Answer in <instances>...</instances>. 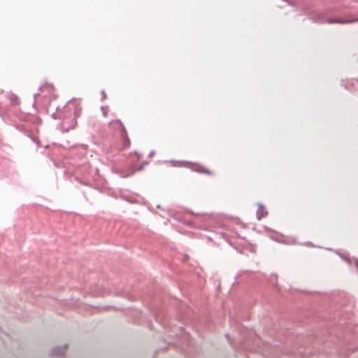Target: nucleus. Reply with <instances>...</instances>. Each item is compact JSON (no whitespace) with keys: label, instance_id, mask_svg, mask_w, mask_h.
I'll return each mask as SVG.
<instances>
[{"label":"nucleus","instance_id":"obj_1","mask_svg":"<svg viewBox=\"0 0 358 358\" xmlns=\"http://www.w3.org/2000/svg\"><path fill=\"white\" fill-rule=\"evenodd\" d=\"M73 99L69 101L66 106L59 110L57 108V111L52 115V118L62 120V127L66 131L75 128L77 122L76 118L80 115L81 108L78 105H75Z\"/></svg>","mask_w":358,"mask_h":358},{"label":"nucleus","instance_id":"obj_2","mask_svg":"<svg viewBox=\"0 0 358 358\" xmlns=\"http://www.w3.org/2000/svg\"><path fill=\"white\" fill-rule=\"evenodd\" d=\"M313 20L315 22L324 24H332V23H340V24H346L351 22H358V17L351 19V20H340V19H334L331 20L329 18H327L322 13H317L313 17Z\"/></svg>","mask_w":358,"mask_h":358},{"label":"nucleus","instance_id":"obj_3","mask_svg":"<svg viewBox=\"0 0 358 358\" xmlns=\"http://www.w3.org/2000/svg\"><path fill=\"white\" fill-rule=\"evenodd\" d=\"M178 163L180 164H183L187 167L191 166L192 170L194 171H196V172H199L201 173L210 174V172L208 169H206L205 167H203V166H201L200 164H190V162H187V161L178 162Z\"/></svg>","mask_w":358,"mask_h":358},{"label":"nucleus","instance_id":"obj_4","mask_svg":"<svg viewBox=\"0 0 358 358\" xmlns=\"http://www.w3.org/2000/svg\"><path fill=\"white\" fill-rule=\"evenodd\" d=\"M115 122H117L120 126V127H121V136H122V138L123 139L124 145L125 147L129 145L130 144V141H129V136L127 135V131H126V129H125L124 126L123 125V124L121 122V120H119V119L115 120Z\"/></svg>","mask_w":358,"mask_h":358},{"label":"nucleus","instance_id":"obj_5","mask_svg":"<svg viewBox=\"0 0 358 358\" xmlns=\"http://www.w3.org/2000/svg\"><path fill=\"white\" fill-rule=\"evenodd\" d=\"M67 347L66 344L62 346H55L51 350L50 354L52 357H61L64 354Z\"/></svg>","mask_w":358,"mask_h":358},{"label":"nucleus","instance_id":"obj_6","mask_svg":"<svg viewBox=\"0 0 358 358\" xmlns=\"http://www.w3.org/2000/svg\"><path fill=\"white\" fill-rule=\"evenodd\" d=\"M148 162H143V163L141 164L140 166H138L135 171H131L130 173H127V174H124L122 172H120V175L122 178H127V177H129V176H131L132 175L134 174L135 171H141L142 170L144 169V166L145 164H147Z\"/></svg>","mask_w":358,"mask_h":358},{"label":"nucleus","instance_id":"obj_7","mask_svg":"<svg viewBox=\"0 0 358 358\" xmlns=\"http://www.w3.org/2000/svg\"><path fill=\"white\" fill-rule=\"evenodd\" d=\"M7 98L10 101V103L12 106H16L19 104L18 97L16 94L13 93H8L7 94Z\"/></svg>","mask_w":358,"mask_h":358},{"label":"nucleus","instance_id":"obj_8","mask_svg":"<svg viewBox=\"0 0 358 358\" xmlns=\"http://www.w3.org/2000/svg\"><path fill=\"white\" fill-rule=\"evenodd\" d=\"M267 214V212L264 210V208L262 204H259V208L257 210V218L260 220L263 217H264Z\"/></svg>","mask_w":358,"mask_h":358},{"label":"nucleus","instance_id":"obj_9","mask_svg":"<svg viewBox=\"0 0 358 358\" xmlns=\"http://www.w3.org/2000/svg\"><path fill=\"white\" fill-rule=\"evenodd\" d=\"M29 136L34 143H36L38 145V146H40V142L38 140H36V138L32 136L29 135Z\"/></svg>","mask_w":358,"mask_h":358},{"label":"nucleus","instance_id":"obj_10","mask_svg":"<svg viewBox=\"0 0 358 358\" xmlns=\"http://www.w3.org/2000/svg\"><path fill=\"white\" fill-rule=\"evenodd\" d=\"M342 258H343L347 262L348 264L350 266L351 264H352V259H350V258H344L343 256H341Z\"/></svg>","mask_w":358,"mask_h":358},{"label":"nucleus","instance_id":"obj_11","mask_svg":"<svg viewBox=\"0 0 358 358\" xmlns=\"http://www.w3.org/2000/svg\"><path fill=\"white\" fill-rule=\"evenodd\" d=\"M353 261H354L355 264V266H356V267H357V272H358V259H357V258H354V259H353Z\"/></svg>","mask_w":358,"mask_h":358},{"label":"nucleus","instance_id":"obj_12","mask_svg":"<svg viewBox=\"0 0 358 358\" xmlns=\"http://www.w3.org/2000/svg\"><path fill=\"white\" fill-rule=\"evenodd\" d=\"M155 151H151L149 153L148 157H153L155 155Z\"/></svg>","mask_w":358,"mask_h":358},{"label":"nucleus","instance_id":"obj_13","mask_svg":"<svg viewBox=\"0 0 358 358\" xmlns=\"http://www.w3.org/2000/svg\"><path fill=\"white\" fill-rule=\"evenodd\" d=\"M101 94H102V96H103V98H105V97L106 96V92H105V91H104V90H102V91H101Z\"/></svg>","mask_w":358,"mask_h":358},{"label":"nucleus","instance_id":"obj_14","mask_svg":"<svg viewBox=\"0 0 358 358\" xmlns=\"http://www.w3.org/2000/svg\"><path fill=\"white\" fill-rule=\"evenodd\" d=\"M101 110H102V111H103V115L104 116H106V113L103 110V106L101 107Z\"/></svg>","mask_w":358,"mask_h":358},{"label":"nucleus","instance_id":"obj_15","mask_svg":"<svg viewBox=\"0 0 358 358\" xmlns=\"http://www.w3.org/2000/svg\"><path fill=\"white\" fill-rule=\"evenodd\" d=\"M357 82H358V80H357Z\"/></svg>","mask_w":358,"mask_h":358}]
</instances>
